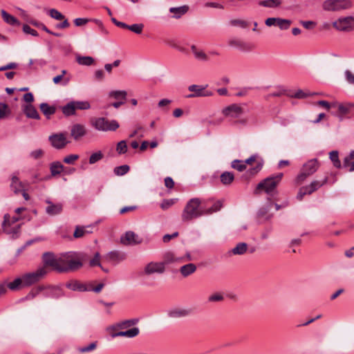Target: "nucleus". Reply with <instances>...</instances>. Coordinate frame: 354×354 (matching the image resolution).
<instances>
[{
  "mask_svg": "<svg viewBox=\"0 0 354 354\" xmlns=\"http://www.w3.org/2000/svg\"><path fill=\"white\" fill-rule=\"evenodd\" d=\"M184 260L183 257H180L174 252L167 251L163 254L162 261L161 263H163L164 267L166 268L167 265L175 263H181Z\"/></svg>",
  "mask_w": 354,
  "mask_h": 354,
  "instance_id": "18",
  "label": "nucleus"
},
{
  "mask_svg": "<svg viewBox=\"0 0 354 354\" xmlns=\"http://www.w3.org/2000/svg\"><path fill=\"white\" fill-rule=\"evenodd\" d=\"M91 226H76L73 236L75 238H81L85 236L87 234L92 233Z\"/></svg>",
  "mask_w": 354,
  "mask_h": 354,
  "instance_id": "30",
  "label": "nucleus"
},
{
  "mask_svg": "<svg viewBox=\"0 0 354 354\" xmlns=\"http://www.w3.org/2000/svg\"><path fill=\"white\" fill-rule=\"evenodd\" d=\"M46 202L48 204V206L46 209V212L48 214L53 216L59 214L62 211V204H53L49 200H47Z\"/></svg>",
  "mask_w": 354,
  "mask_h": 354,
  "instance_id": "28",
  "label": "nucleus"
},
{
  "mask_svg": "<svg viewBox=\"0 0 354 354\" xmlns=\"http://www.w3.org/2000/svg\"><path fill=\"white\" fill-rule=\"evenodd\" d=\"M41 292L43 293V296L46 298L57 299L64 296L62 290L57 286H45V289Z\"/></svg>",
  "mask_w": 354,
  "mask_h": 354,
  "instance_id": "15",
  "label": "nucleus"
},
{
  "mask_svg": "<svg viewBox=\"0 0 354 354\" xmlns=\"http://www.w3.org/2000/svg\"><path fill=\"white\" fill-rule=\"evenodd\" d=\"M64 169V166L59 162H53L50 165V171L53 176L60 174Z\"/></svg>",
  "mask_w": 354,
  "mask_h": 354,
  "instance_id": "35",
  "label": "nucleus"
},
{
  "mask_svg": "<svg viewBox=\"0 0 354 354\" xmlns=\"http://www.w3.org/2000/svg\"><path fill=\"white\" fill-rule=\"evenodd\" d=\"M97 348V342L90 343L88 346L79 347L77 351L80 353H88L95 350Z\"/></svg>",
  "mask_w": 354,
  "mask_h": 354,
  "instance_id": "52",
  "label": "nucleus"
},
{
  "mask_svg": "<svg viewBox=\"0 0 354 354\" xmlns=\"http://www.w3.org/2000/svg\"><path fill=\"white\" fill-rule=\"evenodd\" d=\"M116 151L119 154H124L127 151V145L125 140H121L117 144Z\"/></svg>",
  "mask_w": 354,
  "mask_h": 354,
  "instance_id": "54",
  "label": "nucleus"
},
{
  "mask_svg": "<svg viewBox=\"0 0 354 354\" xmlns=\"http://www.w3.org/2000/svg\"><path fill=\"white\" fill-rule=\"evenodd\" d=\"M89 265L91 267L101 266V264L100 262V254L98 252H96L95 254L94 257L89 261Z\"/></svg>",
  "mask_w": 354,
  "mask_h": 354,
  "instance_id": "59",
  "label": "nucleus"
},
{
  "mask_svg": "<svg viewBox=\"0 0 354 354\" xmlns=\"http://www.w3.org/2000/svg\"><path fill=\"white\" fill-rule=\"evenodd\" d=\"M192 314V310L190 308L176 306L169 308L167 315L170 319H180L190 316Z\"/></svg>",
  "mask_w": 354,
  "mask_h": 354,
  "instance_id": "13",
  "label": "nucleus"
},
{
  "mask_svg": "<svg viewBox=\"0 0 354 354\" xmlns=\"http://www.w3.org/2000/svg\"><path fill=\"white\" fill-rule=\"evenodd\" d=\"M23 31L26 34H30L35 37L38 36L37 32L35 30L31 28L28 25H26V24L23 26Z\"/></svg>",
  "mask_w": 354,
  "mask_h": 354,
  "instance_id": "62",
  "label": "nucleus"
},
{
  "mask_svg": "<svg viewBox=\"0 0 354 354\" xmlns=\"http://www.w3.org/2000/svg\"><path fill=\"white\" fill-rule=\"evenodd\" d=\"M272 206V203H271L270 200H269V203L267 205L263 206L259 209L258 212V216L259 218L266 217V219H268L270 217V216H267V214L270 212Z\"/></svg>",
  "mask_w": 354,
  "mask_h": 354,
  "instance_id": "42",
  "label": "nucleus"
},
{
  "mask_svg": "<svg viewBox=\"0 0 354 354\" xmlns=\"http://www.w3.org/2000/svg\"><path fill=\"white\" fill-rule=\"evenodd\" d=\"M222 203L221 201L215 202L210 207L206 208L202 205V201L198 198L190 199L185 205L183 213V221H189L205 214H210L221 209Z\"/></svg>",
  "mask_w": 354,
  "mask_h": 354,
  "instance_id": "1",
  "label": "nucleus"
},
{
  "mask_svg": "<svg viewBox=\"0 0 354 354\" xmlns=\"http://www.w3.org/2000/svg\"><path fill=\"white\" fill-rule=\"evenodd\" d=\"M283 176V173H279L265 178L257 185L254 193L258 194L260 190H263L266 194L272 196L277 193V186L281 180Z\"/></svg>",
  "mask_w": 354,
  "mask_h": 354,
  "instance_id": "3",
  "label": "nucleus"
},
{
  "mask_svg": "<svg viewBox=\"0 0 354 354\" xmlns=\"http://www.w3.org/2000/svg\"><path fill=\"white\" fill-rule=\"evenodd\" d=\"M87 255L82 252H67L59 256L61 272H75L80 270L87 260Z\"/></svg>",
  "mask_w": 354,
  "mask_h": 354,
  "instance_id": "2",
  "label": "nucleus"
},
{
  "mask_svg": "<svg viewBox=\"0 0 354 354\" xmlns=\"http://www.w3.org/2000/svg\"><path fill=\"white\" fill-rule=\"evenodd\" d=\"M259 6L267 8H277L281 4V0H264L258 3Z\"/></svg>",
  "mask_w": 354,
  "mask_h": 354,
  "instance_id": "40",
  "label": "nucleus"
},
{
  "mask_svg": "<svg viewBox=\"0 0 354 354\" xmlns=\"http://www.w3.org/2000/svg\"><path fill=\"white\" fill-rule=\"evenodd\" d=\"M330 159L333 163V165L337 168H340L342 167L341 162L339 159V154L337 151H332L329 153Z\"/></svg>",
  "mask_w": 354,
  "mask_h": 354,
  "instance_id": "46",
  "label": "nucleus"
},
{
  "mask_svg": "<svg viewBox=\"0 0 354 354\" xmlns=\"http://www.w3.org/2000/svg\"><path fill=\"white\" fill-rule=\"evenodd\" d=\"M7 286L11 290H17L20 287H24V279L23 277L16 278L12 282L7 283Z\"/></svg>",
  "mask_w": 354,
  "mask_h": 354,
  "instance_id": "39",
  "label": "nucleus"
},
{
  "mask_svg": "<svg viewBox=\"0 0 354 354\" xmlns=\"http://www.w3.org/2000/svg\"><path fill=\"white\" fill-rule=\"evenodd\" d=\"M19 221V218L17 216H13L10 218L8 214H6L3 216V221L2 223V227L3 231L7 234L16 233L17 230L19 228V225L17 226V229L14 231H12L10 229V226L12 224H14Z\"/></svg>",
  "mask_w": 354,
  "mask_h": 354,
  "instance_id": "17",
  "label": "nucleus"
},
{
  "mask_svg": "<svg viewBox=\"0 0 354 354\" xmlns=\"http://www.w3.org/2000/svg\"><path fill=\"white\" fill-rule=\"evenodd\" d=\"M196 266L194 263H189L180 268V273L183 277H187L196 271Z\"/></svg>",
  "mask_w": 354,
  "mask_h": 354,
  "instance_id": "27",
  "label": "nucleus"
},
{
  "mask_svg": "<svg viewBox=\"0 0 354 354\" xmlns=\"http://www.w3.org/2000/svg\"><path fill=\"white\" fill-rule=\"evenodd\" d=\"M140 333V330L137 327L132 328L129 330L125 331H120L118 333H112L111 335L112 338H115L116 337H127L129 338H133L136 337Z\"/></svg>",
  "mask_w": 354,
  "mask_h": 354,
  "instance_id": "24",
  "label": "nucleus"
},
{
  "mask_svg": "<svg viewBox=\"0 0 354 354\" xmlns=\"http://www.w3.org/2000/svg\"><path fill=\"white\" fill-rule=\"evenodd\" d=\"M292 24L291 20L281 18H277V26L281 30H288Z\"/></svg>",
  "mask_w": 354,
  "mask_h": 354,
  "instance_id": "44",
  "label": "nucleus"
},
{
  "mask_svg": "<svg viewBox=\"0 0 354 354\" xmlns=\"http://www.w3.org/2000/svg\"><path fill=\"white\" fill-rule=\"evenodd\" d=\"M287 248L283 250L285 252H300L299 245H287Z\"/></svg>",
  "mask_w": 354,
  "mask_h": 354,
  "instance_id": "61",
  "label": "nucleus"
},
{
  "mask_svg": "<svg viewBox=\"0 0 354 354\" xmlns=\"http://www.w3.org/2000/svg\"><path fill=\"white\" fill-rule=\"evenodd\" d=\"M187 10L188 7L187 6H183L178 8L174 7L169 9V12L171 13H173L174 15V17L176 19L180 18L182 15L185 14L187 12Z\"/></svg>",
  "mask_w": 354,
  "mask_h": 354,
  "instance_id": "36",
  "label": "nucleus"
},
{
  "mask_svg": "<svg viewBox=\"0 0 354 354\" xmlns=\"http://www.w3.org/2000/svg\"><path fill=\"white\" fill-rule=\"evenodd\" d=\"M191 51L196 59L201 62L209 61L207 55L202 49L197 48L195 45L191 46Z\"/></svg>",
  "mask_w": 354,
  "mask_h": 354,
  "instance_id": "26",
  "label": "nucleus"
},
{
  "mask_svg": "<svg viewBox=\"0 0 354 354\" xmlns=\"http://www.w3.org/2000/svg\"><path fill=\"white\" fill-rule=\"evenodd\" d=\"M333 108H337L339 114V118L342 120L343 116L348 114L350 112L351 105V104H338L337 102L332 103Z\"/></svg>",
  "mask_w": 354,
  "mask_h": 354,
  "instance_id": "31",
  "label": "nucleus"
},
{
  "mask_svg": "<svg viewBox=\"0 0 354 354\" xmlns=\"http://www.w3.org/2000/svg\"><path fill=\"white\" fill-rule=\"evenodd\" d=\"M263 163H264L263 160L262 158H261L260 160H259L257 161V164L256 167L248 170L247 173L250 176H254V175L257 174L259 171L261 170Z\"/></svg>",
  "mask_w": 354,
  "mask_h": 354,
  "instance_id": "48",
  "label": "nucleus"
},
{
  "mask_svg": "<svg viewBox=\"0 0 354 354\" xmlns=\"http://www.w3.org/2000/svg\"><path fill=\"white\" fill-rule=\"evenodd\" d=\"M23 111L25 115L28 118L39 120L40 118L39 115L35 109L32 104H26L23 106Z\"/></svg>",
  "mask_w": 354,
  "mask_h": 354,
  "instance_id": "25",
  "label": "nucleus"
},
{
  "mask_svg": "<svg viewBox=\"0 0 354 354\" xmlns=\"http://www.w3.org/2000/svg\"><path fill=\"white\" fill-rule=\"evenodd\" d=\"M50 16L56 20L64 19L65 17L60 12L55 8H52L49 10Z\"/></svg>",
  "mask_w": 354,
  "mask_h": 354,
  "instance_id": "55",
  "label": "nucleus"
},
{
  "mask_svg": "<svg viewBox=\"0 0 354 354\" xmlns=\"http://www.w3.org/2000/svg\"><path fill=\"white\" fill-rule=\"evenodd\" d=\"M138 322L139 319L137 318L127 319L118 323L117 324V326L120 328L124 329L136 325L138 323Z\"/></svg>",
  "mask_w": 354,
  "mask_h": 354,
  "instance_id": "41",
  "label": "nucleus"
},
{
  "mask_svg": "<svg viewBox=\"0 0 354 354\" xmlns=\"http://www.w3.org/2000/svg\"><path fill=\"white\" fill-rule=\"evenodd\" d=\"M62 113L66 115H72L75 113V109L74 106V102H70L68 104H66L65 106H64L62 109Z\"/></svg>",
  "mask_w": 354,
  "mask_h": 354,
  "instance_id": "43",
  "label": "nucleus"
},
{
  "mask_svg": "<svg viewBox=\"0 0 354 354\" xmlns=\"http://www.w3.org/2000/svg\"><path fill=\"white\" fill-rule=\"evenodd\" d=\"M10 187L15 194H19L24 188V184L17 176L13 175L11 178Z\"/></svg>",
  "mask_w": 354,
  "mask_h": 354,
  "instance_id": "29",
  "label": "nucleus"
},
{
  "mask_svg": "<svg viewBox=\"0 0 354 354\" xmlns=\"http://www.w3.org/2000/svg\"><path fill=\"white\" fill-rule=\"evenodd\" d=\"M66 133H53L48 137L51 146L56 149H64L70 142L67 140Z\"/></svg>",
  "mask_w": 354,
  "mask_h": 354,
  "instance_id": "12",
  "label": "nucleus"
},
{
  "mask_svg": "<svg viewBox=\"0 0 354 354\" xmlns=\"http://www.w3.org/2000/svg\"><path fill=\"white\" fill-rule=\"evenodd\" d=\"M86 133L85 127L80 124H75L71 127V135L75 140H80Z\"/></svg>",
  "mask_w": 354,
  "mask_h": 354,
  "instance_id": "22",
  "label": "nucleus"
},
{
  "mask_svg": "<svg viewBox=\"0 0 354 354\" xmlns=\"http://www.w3.org/2000/svg\"><path fill=\"white\" fill-rule=\"evenodd\" d=\"M79 158V156L77 154H71L64 158L63 161L66 164L73 165Z\"/></svg>",
  "mask_w": 354,
  "mask_h": 354,
  "instance_id": "57",
  "label": "nucleus"
},
{
  "mask_svg": "<svg viewBox=\"0 0 354 354\" xmlns=\"http://www.w3.org/2000/svg\"><path fill=\"white\" fill-rule=\"evenodd\" d=\"M1 14L3 21L6 23H7L8 24H10L12 26H19L20 25V22L19 21V20L14 16L8 13L6 10H1Z\"/></svg>",
  "mask_w": 354,
  "mask_h": 354,
  "instance_id": "32",
  "label": "nucleus"
},
{
  "mask_svg": "<svg viewBox=\"0 0 354 354\" xmlns=\"http://www.w3.org/2000/svg\"><path fill=\"white\" fill-rule=\"evenodd\" d=\"M126 258L127 254L120 250L111 251L106 254V259L108 261L116 263L125 260Z\"/></svg>",
  "mask_w": 354,
  "mask_h": 354,
  "instance_id": "21",
  "label": "nucleus"
},
{
  "mask_svg": "<svg viewBox=\"0 0 354 354\" xmlns=\"http://www.w3.org/2000/svg\"><path fill=\"white\" fill-rule=\"evenodd\" d=\"M319 167V162L316 158L309 160L301 169L299 174L297 175L295 182L297 185L303 183L306 179L312 176L317 171Z\"/></svg>",
  "mask_w": 354,
  "mask_h": 354,
  "instance_id": "4",
  "label": "nucleus"
},
{
  "mask_svg": "<svg viewBox=\"0 0 354 354\" xmlns=\"http://www.w3.org/2000/svg\"><path fill=\"white\" fill-rule=\"evenodd\" d=\"M43 265L39 268H44L46 271V274L49 272V268L53 270L61 272V261L59 257H55V254L52 252H44L42 255Z\"/></svg>",
  "mask_w": 354,
  "mask_h": 354,
  "instance_id": "6",
  "label": "nucleus"
},
{
  "mask_svg": "<svg viewBox=\"0 0 354 354\" xmlns=\"http://www.w3.org/2000/svg\"><path fill=\"white\" fill-rule=\"evenodd\" d=\"M144 25L142 24H134L132 25H127V29L136 33L140 34L142 32Z\"/></svg>",
  "mask_w": 354,
  "mask_h": 354,
  "instance_id": "51",
  "label": "nucleus"
},
{
  "mask_svg": "<svg viewBox=\"0 0 354 354\" xmlns=\"http://www.w3.org/2000/svg\"><path fill=\"white\" fill-rule=\"evenodd\" d=\"M92 125L98 131H114L120 127L119 123L115 120H109L105 118H97L92 120Z\"/></svg>",
  "mask_w": 354,
  "mask_h": 354,
  "instance_id": "7",
  "label": "nucleus"
},
{
  "mask_svg": "<svg viewBox=\"0 0 354 354\" xmlns=\"http://www.w3.org/2000/svg\"><path fill=\"white\" fill-rule=\"evenodd\" d=\"M234 179L233 173L225 171L221 175V181L225 185H230Z\"/></svg>",
  "mask_w": 354,
  "mask_h": 354,
  "instance_id": "38",
  "label": "nucleus"
},
{
  "mask_svg": "<svg viewBox=\"0 0 354 354\" xmlns=\"http://www.w3.org/2000/svg\"><path fill=\"white\" fill-rule=\"evenodd\" d=\"M353 6L351 0H325L322 3V8L325 11L338 12L347 10Z\"/></svg>",
  "mask_w": 354,
  "mask_h": 354,
  "instance_id": "5",
  "label": "nucleus"
},
{
  "mask_svg": "<svg viewBox=\"0 0 354 354\" xmlns=\"http://www.w3.org/2000/svg\"><path fill=\"white\" fill-rule=\"evenodd\" d=\"M41 111L44 114V115L49 118L50 115H53L56 109L53 106H50L47 103H41L39 106Z\"/></svg>",
  "mask_w": 354,
  "mask_h": 354,
  "instance_id": "33",
  "label": "nucleus"
},
{
  "mask_svg": "<svg viewBox=\"0 0 354 354\" xmlns=\"http://www.w3.org/2000/svg\"><path fill=\"white\" fill-rule=\"evenodd\" d=\"M11 113V111L6 103H0V120L7 118Z\"/></svg>",
  "mask_w": 354,
  "mask_h": 354,
  "instance_id": "45",
  "label": "nucleus"
},
{
  "mask_svg": "<svg viewBox=\"0 0 354 354\" xmlns=\"http://www.w3.org/2000/svg\"><path fill=\"white\" fill-rule=\"evenodd\" d=\"M188 90L192 92V93L187 96L189 98L212 95V92L205 90V87L203 86L192 84L188 87Z\"/></svg>",
  "mask_w": 354,
  "mask_h": 354,
  "instance_id": "14",
  "label": "nucleus"
},
{
  "mask_svg": "<svg viewBox=\"0 0 354 354\" xmlns=\"http://www.w3.org/2000/svg\"><path fill=\"white\" fill-rule=\"evenodd\" d=\"M110 96L113 97L115 99L125 100L127 96V92L125 91H115L110 93Z\"/></svg>",
  "mask_w": 354,
  "mask_h": 354,
  "instance_id": "56",
  "label": "nucleus"
},
{
  "mask_svg": "<svg viewBox=\"0 0 354 354\" xmlns=\"http://www.w3.org/2000/svg\"><path fill=\"white\" fill-rule=\"evenodd\" d=\"M310 95H311L310 93H306L301 90H299L294 94L290 95V96L292 97L301 99V98L307 97L308 96H310Z\"/></svg>",
  "mask_w": 354,
  "mask_h": 354,
  "instance_id": "60",
  "label": "nucleus"
},
{
  "mask_svg": "<svg viewBox=\"0 0 354 354\" xmlns=\"http://www.w3.org/2000/svg\"><path fill=\"white\" fill-rule=\"evenodd\" d=\"M46 275L44 268H38L36 270L26 273L22 275L24 279V287H29L42 280Z\"/></svg>",
  "mask_w": 354,
  "mask_h": 354,
  "instance_id": "8",
  "label": "nucleus"
},
{
  "mask_svg": "<svg viewBox=\"0 0 354 354\" xmlns=\"http://www.w3.org/2000/svg\"><path fill=\"white\" fill-rule=\"evenodd\" d=\"M74 102L75 111L79 110H87L91 108L90 103L87 101H72Z\"/></svg>",
  "mask_w": 354,
  "mask_h": 354,
  "instance_id": "47",
  "label": "nucleus"
},
{
  "mask_svg": "<svg viewBox=\"0 0 354 354\" xmlns=\"http://www.w3.org/2000/svg\"><path fill=\"white\" fill-rule=\"evenodd\" d=\"M129 166L124 165L114 168V174L116 176H123L129 171Z\"/></svg>",
  "mask_w": 354,
  "mask_h": 354,
  "instance_id": "49",
  "label": "nucleus"
},
{
  "mask_svg": "<svg viewBox=\"0 0 354 354\" xmlns=\"http://www.w3.org/2000/svg\"><path fill=\"white\" fill-rule=\"evenodd\" d=\"M125 242L129 243H140L142 242V240L133 232L128 231L124 236L120 237V243H125Z\"/></svg>",
  "mask_w": 354,
  "mask_h": 354,
  "instance_id": "23",
  "label": "nucleus"
},
{
  "mask_svg": "<svg viewBox=\"0 0 354 354\" xmlns=\"http://www.w3.org/2000/svg\"><path fill=\"white\" fill-rule=\"evenodd\" d=\"M222 112L227 117L236 118L243 113V109L240 106L233 104L223 109Z\"/></svg>",
  "mask_w": 354,
  "mask_h": 354,
  "instance_id": "19",
  "label": "nucleus"
},
{
  "mask_svg": "<svg viewBox=\"0 0 354 354\" xmlns=\"http://www.w3.org/2000/svg\"><path fill=\"white\" fill-rule=\"evenodd\" d=\"M232 167L239 171H243L246 169V165L242 160H234L232 162Z\"/></svg>",
  "mask_w": 354,
  "mask_h": 354,
  "instance_id": "50",
  "label": "nucleus"
},
{
  "mask_svg": "<svg viewBox=\"0 0 354 354\" xmlns=\"http://www.w3.org/2000/svg\"><path fill=\"white\" fill-rule=\"evenodd\" d=\"M103 158V153L98 151L97 152H95L91 154V156L89 158V163L93 165L97 162V161L102 160Z\"/></svg>",
  "mask_w": 354,
  "mask_h": 354,
  "instance_id": "53",
  "label": "nucleus"
},
{
  "mask_svg": "<svg viewBox=\"0 0 354 354\" xmlns=\"http://www.w3.org/2000/svg\"><path fill=\"white\" fill-rule=\"evenodd\" d=\"M66 287L73 291L88 292L91 289V282L84 283L74 280L68 282Z\"/></svg>",
  "mask_w": 354,
  "mask_h": 354,
  "instance_id": "16",
  "label": "nucleus"
},
{
  "mask_svg": "<svg viewBox=\"0 0 354 354\" xmlns=\"http://www.w3.org/2000/svg\"><path fill=\"white\" fill-rule=\"evenodd\" d=\"M77 62L83 66H91L94 64V59L90 56H80L76 57Z\"/></svg>",
  "mask_w": 354,
  "mask_h": 354,
  "instance_id": "37",
  "label": "nucleus"
},
{
  "mask_svg": "<svg viewBox=\"0 0 354 354\" xmlns=\"http://www.w3.org/2000/svg\"><path fill=\"white\" fill-rule=\"evenodd\" d=\"M333 26L339 31H352L354 30V17H346L339 18L333 23Z\"/></svg>",
  "mask_w": 354,
  "mask_h": 354,
  "instance_id": "11",
  "label": "nucleus"
},
{
  "mask_svg": "<svg viewBox=\"0 0 354 354\" xmlns=\"http://www.w3.org/2000/svg\"><path fill=\"white\" fill-rule=\"evenodd\" d=\"M30 155L32 158L38 159L42 157V156L44 155V151L41 149H36L32 151Z\"/></svg>",
  "mask_w": 354,
  "mask_h": 354,
  "instance_id": "63",
  "label": "nucleus"
},
{
  "mask_svg": "<svg viewBox=\"0 0 354 354\" xmlns=\"http://www.w3.org/2000/svg\"><path fill=\"white\" fill-rule=\"evenodd\" d=\"M257 250V247L254 245H236L235 248L229 251L230 254L241 255L246 252L253 253Z\"/></svg>",
  "mask_w": 354,
  "mask_h": 354,
  "instance_id": "20",
  "label": "nucleus"
},
{
  "mask_svg": "<svg viewBox=\"0 0 354 354\" xmlns=\"http://www.w3.org/2000/svg\"><path fill=\"white\" fill-rule=\"evenodd\" d=\"M45 289V286L41 285L32 289L27 295L23 298V300H32L35 299L39 293H41Z\"/></svg>",
  "mask_w": 354,
  "mask_h": 354,
  "instance_id": "34",
  "label": "nucleus"
},
{
  "mask_svg": "<svg viewBox=\"0 0 354 354\" xmlns=\"http://www.w3.org/2000/svg\"><path fill=\"white\" fill-rule=\"evenodd\" d=\"M345 77L347 82L349 84H354V74L352 73L350 71L346 70L345 71Z\"/></svg>",
  "mask_w": 354,
  "mask_h": 354,
  "instance_id": "64",
  "label": "nucleus"
},
{
  "mask_svg": "<svg viewBox=\"0 0 354 354\" xmlns=\"http://www.w3.org/2000/svg\"><path fill=\"white\" fill-rule=\"evenodd\" d=\"M223 296L221 293H214L208 297V301L210 302H216L223 300Z\"/></svg>",
  "mask_w": 354,
  "mask_h": 354,
  "instance_id": "58",
  "label": "nucleus"
},
{
  "mask_svg": "<svg viewBox=\"0 0 354 354\" xmlns=\"http://www.w3.org/2000/svg\"><path fill=\"white\" fill-rule=\"evenodd\" d=\"M328 181V178L325 177L322 180H313L308 185L300 187L297 196V198L299 201L302 200L304 196L306 194H311L317 191Z\"/></svg>",
  "mask_w": 354,
  "mask_h": 354,
  "instance_id": "9",
  "label": "nucleus"
},
{
  "mask_svg": "<svg viewBox=\"0 0 354 354\" xmlns=\"http://www.w3.org/2000/svg\"><path fill=\"white\" fill-rule=\"evenodd\" d=\"M166 270V268L161 261H150L143 268L141 274L150 276L154 274H162Z\"/></svg>",
  "mask_w": 354,
  "mask_h": 354,
  "instance_id": "10",
  "label": "nucleus"
}]
</instances>
